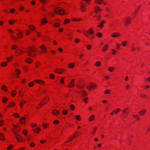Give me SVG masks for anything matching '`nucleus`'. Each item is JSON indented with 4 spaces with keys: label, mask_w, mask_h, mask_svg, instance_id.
I'll list each match as a JSON object with an SVG mask.
<instances>
[{
    "label": "nucleus",
    "mask_w": 150,
    "mask_h": 150,
    "mask_svg": "<svg viewBox=\"0 0 150 150\" xmlns=\"http://www.w3.org/2000/svg\"><path fill=\"white\" fill-rule=\"evenodd\" d=\"M140 96L144 98H148V96L145 93H142L140 94Z\"/></svg>",
    "instance_id": "46"
},
{
    "label": "nucleus",
    "mask_w": 150,
    "mask_h": 150,
    "mask_svg": "<svg viewBox=\"0 0 150 150\" xmlns=\"http://www.w3.org/2000/svg\"><path fill=\"white\" fill-rule=\"evenodd\" d=\"M97 36L99 38H101L103 37V34L102 33H96Z\"/></svg>",
    "instance_id": "43"
},
{
    "label": "nucleus",
    "mask_w": 150,
    "mask_h": 150,
    "mask_svg": "<svg viewBox=\"0 0 150 150\" xmlns=\"http://www.w3.org/2000/svg\"><path fill=\"white\" fill-rule=\"evenodd\" d=\"M14 128L15 129V130L19 131L21 130L20 129L19 126H18L16 125H13Z\"/></svg>",
    "instance_id": "37"
},
{
    "label": "nucleus",
    "mask_w": 150,
    "mask_h": 150,
    "mask_svg": "<svg viewBox=\"0 0 150 150\" xmlns=\"http://www.w3.org/2000/svg\"><path fill=\"white\" fill-rule=\"evenodd\" d=\"M26 103V101L25 100H21L20 103V106L21 109H22L23 108V106L24 104L25 103Z\"/></svg>",
    "instance_id": "22"
},
{
    "label": "nucleus",
    "mask_w": 150,
    "mask_h": 150,
    "mask_svg": "<svg viewBox=\"0 0 150 150\" xmlns=\"http://www.w3.org/2000/svg\"><path fill=\"white\" fill-rule=\"evenodd\" d=\"M8 31L10 34L11 35H12V34L14 33V32L12 29H8Z\"/></svg>",
    "instance_id": "50"
},
{
    "label": "nucleus",
    "mask_w": 150,
    "mask_h": 150,
    "mask_svg": "<svg viewBox=\"0 0 150 150\" xmlns=\"http://www.w3.org/2000/svg\"><path fill=\"white\" fill-rule=\"evenodd\" d=\"M13 58V55H11L9 57H7L6 59L8 62H10L12 61Z\"/></svg>",
    "instance_id": "32"
},
{
    "label": "nucleus",
    "mask_w": 150,
    "mask_h": 150,
    "mask_svg": "<svg viewBox=\"0 0 150 150\" xmlns=\"http://www.w3.org/2000/svg\"><path fill=\"white\" fill-rule=\"evenodd\" d=\"M139 12V10L136 9L134 11V13L133 14L132 16L134 18L135 17Z\"/></svg>",
    "instance_id": "38"
},
{
    "label": "nucleus",
    "mask_w": 150,
    "mask_h": 150,
    "mask_svg": "<svg viewBox=\"0 0 150 150\" xmlns=\"http://www.w3.org/2000/svg\"><path fill=\"white\" fill-rule=\"evenodd\" d=\"M62 113L64 115H66L68 113V111L67 110L65 109L62 110Z\"/></svg>",
    "instance_id": "54"
},
{
    "label": "nucleus",
    "mask_w": 150,
    "mask_h": 150,
    "mask_svg": "<svg viewBox=\"0 0 150 150\" xmlns=\"http://www.w3.org/2000/svg\"><path fill=\"white\" fill-rule=\"evenodd\" d=\"M94 12L96 13L100 12L102 11V9L98 6H96L94 7Z\"/></svg>",
    "instance_id": "13"
},
{
    "label": "nucleus",
    "mask_w": 150,
    "mask_h": 150,
    "mask_svg": "<svg viewBox=\"0 0 150 150\" xmlns=\"http://www.w3.org/2000/svg\"><path fill=\"white\" fill-rule=\"evenodd\" d=\"M108 44L105 45L102 47V51L105 52L107 51L108 49Z\"/></svg>",
    "instance_id": "18"
},
{
    "label": "nucleus",
    "mask_w": 150,
    "mask_h": 150,
    "mask_svg": "<svg viewBox=\"0 0 150 150\" xmlns=\"http://www.w3.org/2000/svg\"><path fill=\"white\" fill-rule=\"evenodd\" d=\"M79 93L80 94H82V95L83 96H86L87 95V93L83 90H82L80 91Z\"/></svg>",
    "instance_id": "27"
},
{
    "label": "nucleus",
    "mask_w": 150,
    "mask_h": 150,
    "mask_svg": "<svg viewBox=\"0 0 150 150\" xmlns=\"http://www.w3.org/2000/svg\"><path fill=\"white\" fill-rule=\"evenodd\" d=\"M93 17L96 18H97V20L98 21L100 20L101 19V17L100 15L94 16Z\"/></svg>",
    "instance_id": "35"
},
{
    "label": "nucleus",
    "mask_w": 150,
    "mask_h": 150,
    "mask_svg": "<svg viewBox=\"0 0 150 150\" xmlns=\"http://www.w3.org/2000/svg\"><path fill=\"white\" fill-rule=\"evenodd\" d=\"M2 102L3 103H6L8 100V99L7 97H3L2 98Z\"/></svg>",
    "instance_id": "39"
},
{
    "label": "nucleus",
    "mask_w": 150,
    "mask_h": 150,
    "mask_svg": "<svg viewBox=\"0 0 150 150\" xmlns=\"http://www.w3.org/2000/svg\"><path fill=\"white\" fill-rule=\"evenodd\" d=\"M103 0H94V2L97 4L99 5L102 4Z\"/></svg>",
    "instance_id": "28"
},
{
    "label": "nucleus",
    "mask_w": 150,
    "mask_h": 150,
    "mask_svg": "<svg viewBox=\"0 0 150 150\" xmlns=\"http://www.w3.org/2000/svg\"><path fill=\"white\" fill-rule=\"evenodd\" d=\"M16 103L13 102H11L8 105V107L9 108H10L11 107H12L15 105Z\"/></svg>",
    "instance_id": "30"
},
{
    "label": "nucleus",
    "mask_w": 150,
    "mask_h": 150,
    "mask_svg": "<svg viewBox=\"0 0 150 150\" xmlns=\"http://www.w3.org/2000/svg\"><path fill=\"white\" fill-rule=\"evenodd\" d=\"M60 111L59 110L54 109L52 110V113L53 115L58 116L59 115Z\"/></svg>",
    "instance_id": "12"
},
{
    "label": "nucleus",
    "mask_w": 150,
    "mask_h": 150,
    "mask_svg": "<svg viewBox=\"0 0 150 150\" xmlns=\"http://www.w3.org/2000/svg\"><path fill=\"white\" fill-rule=\"evenodd\" d=\"M111 92V90L109 89H106L104 92L105 94H110Z\"/></svg>",
    "instance_id": "51"
},
{
    "label": "nucleus",
    "mask_w": 150,
    "mask_h": 150,
    "mask_svg": "<svg viewBox=\"0 0 150 150\" xmlns=\"http://www.w3.org/2000/svg\"><path fill=\"white\" fill-rule=\"evenodd\" d=\"M65 78L64 77L62 78L60 80V83L61 84H64V83Z\"/></svg>",
    "instance_id": "49"
},
{
    "label": "nucleus",
    "mask_w": 150,
    "mask_h": 150,
    "mask_svg": "<svg viewBox=\"0 0 150 150\" xmlns=\"http://www.w3.org/2000/svg\"><path fill=\"white\" fill-rule=\"evenodd\" d=\"M106 22L105 21V20H102L101 21V23H100L98 25H97V27L102 28L104 27V24H105L106 23Z\"/></svg>",
    "instance_id": "15"
},
{
    "label": "nucleus",
    "mask_w": 150,
    "mask_h": 150,
    "mask_svg": "<svg viewBox=\"0 0 150 150\" xmlns=\"http://www.w3.org/2000/svg\"><path fill=\"white\" fill-rule=\"evenodd\" d=\"M70 108L71 109V110L73 111L75 109V107L74 106L73 104H71L70 105Z\"/></svg>",
    "instance_id": "61"
},
{
    "label": "nucleus",
    "mask_w": 150,
    "mask_h": 150,
    "mask_svg": "<svg viewBox=\"0 0 150 150\" xmlns=\"http://www.w3.org/2000/svg\"><path fill=\"white\" fill-rule=\"evenodd\" d=\"M29 28L31 30L33 31L35 30V27L33 25H29Z\"/></svg>",
    "instance_id": "31"
},
{
    "label": "nucleus",
    "mask_w": 150,
    "mask_h": 150,
    "mask_svg": "<svg viewBox=\"0 0 150 150\" xmlns=\"http://www.w3.org/2000/svg\"><path fill=\"white\" fill-rule=\"evenodd\" d=\"M18 37V38H21L23 37V34L22 32H19L17 34Z\"/></svg>",
    "instance_id": "40"
},
{
    "label": "nucleus",
    "mask_w": 150,
    "mask_h": 150,
    "mask_svg": "<svg viewBox=\"0 0 150 150\" xmlns=\"http://www.w3.org/2000/svg\"><path fill=\"white\" fill-rule=\"evenodd\" d=\"M25 120L26 118L25 117H22L20 120V122L21 124H24L25 122Z\"/></svg>",
    "instance_id": "25"
},
{
    "label": "nucleus",
    "mask_w": 150,
    "mask_h": 150,
    "mask_svg": "<svg viewBox=\"0 0 150 150\" xmlns=\"http://www.w3.org/2000/svg\"><path fill=\"white\" fill-rule=\"evenodd\" d=\"M54 25L55 27L59 28L60 26V23L59 22H55Z\"/></svg>",
    "instance_id": "42"
},
{
    "label": "nucleus",
    "mask_w": 150,
    "mask_h": 150,
    "mask_svg": "<svg viewBox=\"0 0 150 150\" xmlns=\"http://www.w3.org/2000/svg\"><path fill=\"white\" fill-rule=\"evenodd\" d=\"M49 125V124L48 123L44 124L42 126L43 128L45 129L47 128Z\"/></svg>",
    "instance_id": "57"
},
{
    "label": "nucleus",
    "mask_w": 150,
    "mask_h": 150,
    "mask_svg": "<svg viewBox=\"0 0 150 150\" xmlns=\"http://www.w3.org/2000/svg\"><path fill=\"white\" fill-rule=\"evenodd\" d=\"M75 63L74 62L71 63L68 65V67L70 69H72L74 67Z\"/></svg>",
    "instance_id": "23"
},
{
    "label": "nucleus",
    "mask_w": 150,
    "mask_h": 150,
    "mask_svg": "<svg viewBox=\"0 0 150 150\" xmlns=\"http://www.w3.org/2000/svg\"><path fill=\"white\" fill-rule=\"evenodd\" d=\"M76 119L78 121H79L81 120V117L79 115H76L75 117Z\"/></svg>",
    "instance_id": "53"
},
{
    "label": "nucleus",
    "mask_w": 150,
    "mask_h": 150,
    "mask_svg": "<svg viewBox=\"0 0 150 150\" xmlns=\"http://www.w3.org/2000/svg\"><path fill=\"white\" fill-rule=\"evenodd\" d=\"M14 134L16 137V138L18 142H21L22 141L23 139L22 137L20 135L16 133V132H14Z\"/></svg>",
    "instance_id": "8"
},
{
    "label": "nucleus",
    "mask_w": 150,
    "mask_h": 150,
    "mask_svg": "<svg viewBox=\"0 0 150 150\" xmlns=\"http://www.w3.org/2000/svg\"><path fill=\"white\" fill-rule=\"evenodd\" d=\"M95 118V115L93 114L91 115L89 117L88 120L89 121H92L94 120Z\"/></svg>",
    "instance_id": "21"
},
{
    "label": "nucleus",
    "mask_w": 150,
    "mask_h": 150,
    "mask_svg": "<svg viewBox=\"0 0 150 150\" xmlns=\"http://www.w3.org/2000/svg\"><path fill=\"white\" fill-rule=\"evenodd\" d=\"M86 6L83 3L80 4L81 11L83 12H85L86 11Z\"/></svg>",
    "instance_id": "7"
},
{
    "label": "nucleus",
    "mask_w": 150,
    "mask_h": 150,
    "mask_svg": "<svg viewBox=\"0 0 150 150\" xmlns=\"http://www.w3.org/2000/svg\"><path fill=\"white\" fill-rule=\"evenodd\" d=\"M0 139L2 140H5V138L4 135L2 133L0 134Z\"/></svg>",
    "instance_id": "44"
},
{
    "label": "nucleus",
    "mask_w": 150,
    "mask_h": 150,
    "mask_svg": "<svg viewBox=\"0 0 150 150\" xmlns=\"http://www.w3.org/2000/svg\"><path fill=\"white\" fill-rule=\"evenodd\" d=\"M97 88V85L94 83H91L88 86V89L91 91L93 89H95Z\"/></svg>",
    "instance_id": "11"
},
{
    "label": "nucleus",
    "mask_w": 150,
    "mask_h": 150,
    "mask_svg": "<svg viewBox=\"0 0 150 150\" xmlns=\"http://www.w3.org/2000/svg\"><path fill=\"white\" fill-rule=\"evenodd\" d=\"M7 65V63L6 62H4L1 63V65L2 67H5Z\"/></svg>",
    "instance_id": "47"
},
{
    "label": "nucleus",
    "mask_w": 150,
    "mask_h": 150,
    "mask_svg": "<svg viewBox=\"0 0 150 150\" xmlns=\"http://www.w3.org/2000/svg\"><path fill=\"white\" fill-rule=\"evenodd\" d=\"M8 22L9 24L12 25L14 23L15 21L13 20H10L8 21Z\"/></svg>",
    "instance_id": "59"
},
{
    "label": "nucleus",
    "mask_w": 150,
    "mask_h": 150,
    "mask_svg": "<svg viewBox=\"0 0 150 150\" xmlns=\"http://www.w3.org/2000/svg\"><path fill=\"white\" fill-rule=\"evenodd\" d=\"M146 109H142L138 112V114L140 115H144L146 113Z\"/></svg>",
    "instance_id": "16"
},
{
    "label": "nucleus",
    "mask_w": 150,
    "mask_h": 150,
    "mask_svg": "<svg viewBox=\"0 0 150 150\" xmlns=\"http://www.w3.org/2000/svg\"><path fill=\"white\" fill-rule=\"evenodd\" d=\"M74 79H72L70 81L67 87L69 88H72L74 86Z\"/></svg>",
    "instance_id": "14"
},
{
    "label": "nucleus",
    "mask_w": 150,
    "mask_h": 150,
    "mask_svg": "<svg viewBox=\"0 0 150 150\" xmlns=\"http://www.w3.org/2000/svg\"><path fill=\"white\" fill-rule=\"evenodd\" d=\"M54 12L57 14L63 15L64 14V12L63 10L60 9L59 8H56L54 10Z\"/></svg>",
    "instance_id": "4"
},
{
    "label": "nucleus",
    "mask_w": 150,
    "mask_h": 150,
    "mask_svg": "<svg viewBox=\"0 0 150 150\" xmlns=\"http://www.w3.org/2000/svg\"><path fill=\"white\" fill-rule=\"evenodd\" d=\"M49 100V98L48 97H46L43 98V99L41 101V103L43 105H45L47 103Z\"/></svg>",
    "instance_id": "17"
},
{
    "label": "nucleus",
    "mask_w": 150,
    "mask_h": 150,
    "mask_svg": "<svg viewBox=\"0 0 150 150\" xmlns=\"http://www.w3.org/2000/svg\"><path fill=\"white\" fill-rule=\"evenodd\" d=\"M39 1L42 4H46L47 3V0H39Z\"/></svg>",
    "instance_id": "56"
},
{
    "label": "nucleus",
    "mask_w": 150,
    "mask_h": 150,
    "mask_svg": "<svg viewBox=\"0 0 150 150\" xmlns=\"http://www.w3.org/2000/svg\"><path fill=\"white\" fill-rule=\"evenodd\" d=\"M129 109V107H126L123 109L122 111L123 112V114L126 115H128L130 112Z\"/></svg>",
    "instance_id": "9"
},
{
    "label": "nucleus",
    "mask_w": 150,
    "mask_h": 150,
    "mask_svg": "<svg viewBox=\"0 0 150 150\" xmlns=\"http://www.w3.org/2000/svg\"><path fill=\"white\" fill-rule=\"evenodd\" d=\"M70 21V20L68 18L65 19L64 21V24L65 25L69 23Z\"/></svg>",
    "instance_id": "34"
},
{
    "label": "nucleus",
    "mask_w": 150,
    "mask_h": 150,
    "mask_svg": "<svg viewBox=\"0 0 150 150\" xmlns=\"http://www.w3.org/2000/svg\"><path fill=\"white\" fill-rule=\"evenodd\" d=\"M15 72L17 75H19L21 73L20 70L18 69H15Z\"/></svg>",
    "instance_id": "60"
},
{
    "label": "nucleus",
    "mask_w": 150,
    "mask_h": 150,
    "mask_svg": "<svg viewBox=\"0 0 150 150\" xmlns=\"http://www.w3.org/2000/svg\"><path fill=\"white\" fill-rule=\"evenodd\" d=\"M120 111V108H117L113 110L114 113L116 114H117Z\"/></svg>",
    "instance_id": "36"
},
{
    "label": "nucleus",
    "mask_w": 150,
    "mask_h": 150,
    "mask_svg": "<svg viewBox=\"0 0 150 150\" xmlns=\"http://www.w3.org/2000/svg\"><path fill=\"white\" fill-rule=\"evenodd\" d=\"M85 32L87 33H88L91 35H93L94 34L93 28H90L89 29L88 31L86 30H84L83 31V34L84 35L88 38H90L89 37V35L88 34L86 33Z\"/></svg>",
    "instance_id": "2"
},
{
    "label": "nucleus",
    "mask_w": 150,
    "mask_h": 150,
    "mask_svg": "<svg viewBox=\"0 0 150 150\" xmlns=\"http://www.w3.org/2000/svg\"><path fill=\"white\" fill-rule=\"evenodd\" d=\"M131 18L129 16H127L125 18L124 22L125 26H127L129 24L131 23Z\"/></svg>",
    "instance_id": "3"
},
{
    "label": "nucleus",
    "mask_w": 150,
    "mask_h": 150,
    "mask_svg": "<svg viewBox=\"0 0 150 150\" xmlns=\"http://www.w3.org/2000/svg\"><path fill=\"white\" fill-rule=\"evenodd\" d=\"M121 36V35L117 32H114L111 35V37L113 38H118Z\"/></svg>",
    "instance_id": "6"
},
{
    "label": "nucleus",
    "mask_w": 150,
    "mask_h": 150,
    "mask_svg": "<svg viewBox=\"0 0 150 150\" xmlns=\"http://www.w3.org/2000/svg\"><path fill=\"white\" fill-rule=\"evenodd\" d=\"M47 22V18H43L41 20V23L43 24H46Z\"/></svg>",
    "instance_id": "26"
},
{
    "label": "nucleus",
    "mask_w": 150,
    "mask_h": 150,
    "mask_svg": "<svg viewBox=\"0 0 150 150\" xmlns=\"http://www.w3.org/2000/svg\"><path fill=\"white\" fill-rule=\"evenodd\" d=\"M43 104L41 102L40 103L38 104L36 107L37 109H39Z\"/></svg>",
    "instance_id": "52"
},
{
    "label": "nucleus",
    "mask_w": 150,
    "mask_h": 150,
    "mask_svg": "<svg viewBox=\"0 0 150 150\" xmlns=\"http://www.w3.org/2000/svg\"><path fill=\"white\" fill-rule=\"evenodd\" d=\"M34 81L41 85H44L45 83V82L44 81L40 80H36Z\"/></svg>",
    "instance_id": "19"
},
{
    "label": "nucleus",
    "mask_w": 150,
    "mask_h": 150,
    "mask_svg": "<svg viewBox=\"0 0 150 150\" xmlns=\"http://www.w3.org/2000/svg\"><path fill=\"white\" fill-rule=\"evenodd\" d=\"M40 47L42 50V52L41 54H43V52H47V48L46 46L44 45H42Z\"/></svg>",
    "instance_id": "10"
},
{
    "label": "nucleus",
    "mask_w": 150,
    "mask_h": 150,
    "mask_svg": "<svg viewBox=\"0 0 150 150\" xmlns=\"http://www.w3.org/2000/svg\"><path fill=\"white\" fill-rule=\"evenodd\" d=\"M17 93V91L14 90H13L11 92V94L13 97H15Z\"/></svg>",
    "instance_id": "29"
},
{
    "label": "nucleus",
    "mask_w": 150,
    "mask_h": 150,
    "mask_svg": "<svg viewBox=\"0 0 150 150\" xmlns=\"http://www.w3.org/2000/svg\"><path fill=\"white\" fill-rule=\"evenodd\" d=\"M36 36L38 37H40L41 36V33L38 31L36 32Z\"/></svg>",
    "instance_id": "55"
},
{
    "label": "nucleus",
    "mask_w": 150,
    "mask_h": 150,
    "mask_svg": "<svg viewBox=\"0 0 150 150\" xmlns=\"http://www.w3.org/2000/svg\"><path fill=\"white\" fill-rule=\"evenodd\" d=\"M1 89V90L5 92H7L8 91L7 87L4 85H2Z\"/></svg>",
    "instance_id": "20"
},
{
    "label": "nucleus",
    "mask_w": 150,
    "mask_h": 150,
    "mask_svg": "<svg viewBox=\"0 0 150 150\" xmlns=\"http://www.w3.org/2000/svg\"><path fill=\"white\" fill-rule=\"evenodd\" d=\"M83 101L86 103H87L88 102V97H85L83 99Z\"/></svg>",
    "instance_id": "64"
},
{
    "label": "nucleus",
    "mask_w": 150,
    "mask_h": 150,
    "mask_svg": "<svg viewBox=\"0 0 150 150\" xmlns=\"http://www.w3.org/2000/svg\"><path fill=\"white\" fill-rule=\"evenodd\" d=\"M18 47V45H13L11 48V49L12 50H15Z\"/></svg>",
    "instance_id": "48"
},
{
    "label": "nucleus",
    "mask_w": 150,
    "mask_h": 150,
    "mask_svg": "<svg viewBox=\"0 0 150 150\" xmlns=\"http://www.w3.org/2000/svg\"><path fill=\"white\" fill-rule=\"evenodd\" d=\"M133 117L135 118L137 120H140L139 116L137 115H133Z\"/></svg>",
    "instance_id": "45"
},
{
    "label": "nucleus",
    "mask_w": 150,
    "mask_h": 150,
    "mask_svg": "<svg viewBox=\"0 0 150 150\" xmlns=\"http://www.w3.org/2000/svg\"><path fill=\"white\" fill-rule=\"evenodd\" d=\"M80 40L79 38H75L74 39V42L76 43H78L80 42Z\"/></svg>",
    "instance_id": "58"
},
{
    "label": "nucleus",
    "mask_w": 150,
    "mask_h": 150,
    "mask_svg": "<svg viewBox=\"0 0 150 150\" xmlns=\"http://www.w3.org/2000/svg\"><path fill=\"white\" fill-rule=\"evenodd\" d=\"M11 38L14 40H17V38L14 35H11Z\"/></svg>",
    "instance_id": "63"
},
{
    "label": "nucleus",
    "mask_w": 150,
    "mask_h": 150,
    "mask_svg": "<svg viewBox=\"0 0 150 150\" xmlns=\"http://www.w3.org/2000/svg\"><path fill=\"white\" fill-rule=\"evenodd\" d=\"M115 69V68L114 67H109L108 68V70L110 72H113Z\"/></svg>",
    "instance_id": "33"
},
{
    "label": "nucleus",
    "mask_w": 150,
    "mask_h": 150,
    "mask_svg": "<svg viewBox=\"0 0 150 150\" xmlns=\"http://www.w3.org/2000/svg\"><path fill=\"white\" fill-rule=\"evenodd\" d=\"M37 48L35 47H30L27 52V54L31 57H34L36 55Z\"/></svg>",
    "instance_id": "1"
},
{
    "label": "nucleus",
    "mask_w": 150,
    "mask_h": 150,
    "mask_svg": "<svg viewBox=\"0 0 150 150\" xmlns=\"http://www.w3.org/2000/svg\"><path fill=\"white\" fill-rule=\"evenodd\" d=\"M101 64V62L100 61H98L96 63L95 65L96 67H98L100 66Z\"/></svg>",
    "instance_id": "41"
},
{
    "label": "nucleus",
    "mask_w": 150,
    "mask_h": 150,
    "mask_svg": "<svg viewBox=\"0 0 150 150\" xmlns=\"http://www.w3.org/2000/svg\"><path fill=\"white\" fill-rule=\"evenodd\" d=\"M127 43V42L126 41L123 42L122 43V45L123 47H125L126 46Z\"/></svg>",
    "instance_id": "62"
},
{
    "label": "nucleus",
    "mask_w": 150,
    "mask_h": 150,
    "mask_svg": "<svg viewBox=\"0 0 150 150\" xmlns=\"http://www.w3.org/2000/svg\"><path fill=\"white\" fill-rule=\"evenodd\" d=\"M25 62L28 64H30L32 62L33 60L30 58H28L25 59Z\"/></svg>",
    "instance_id": "24"
},
{
    "label": "nucleus",
    "mask_w": 150,
    "mask_h": 150,
    "mask_svg": "<svg viewBox=\"0 0 150 150\" xmlns=\"http://www.w3.org/2000/svg\"><path fill=\"white\" fill-rule=\"evenodd\" d=\"M65 71V70L64 69L59 68L56 69L55 70V72L58 74H61L64 73Z\"/></svg>",
    "instance_id": "5"
}]
</instances>
